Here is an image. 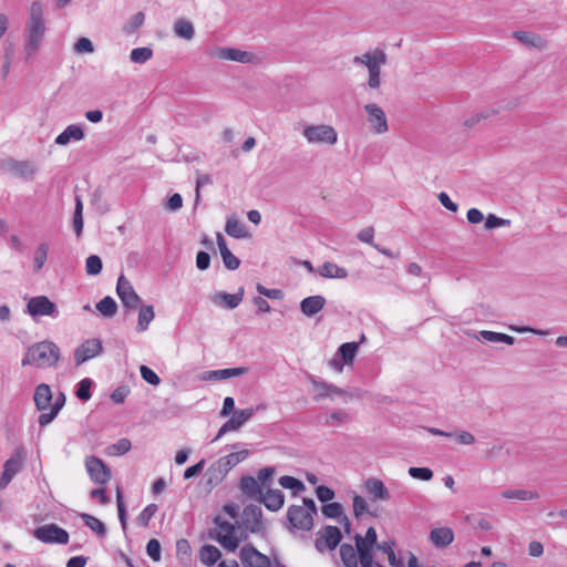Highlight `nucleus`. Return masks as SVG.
<instances>
[{"label": "nucleus", "mask_w": 567, "mask_h": 567, "mask_svg": "<svg viewBox=\"0 0 567 567\" xmlns=\"http://www.w3.org/2000/svg\"><path fill=\"white\" fill-rule=\"evenodd\" d=\"M48 31L43 3L33 1L28 8V18L24 27V52L32 58L40 49Z\"/></svg>", "instance_id": "obj_1"}, {"label": "nucleus", "mask_w": 567, "mask_h": 567, "mask_svg": "<svg viewBox=\"0 0 567 567\" xmlns=\"http://www.w3.org/2000/svg\"><path fill=\"white\" fill-rule=\"evenodd\" d=\"M240 560L244 567H270L269 558L252 546H244L241 548Z\"/></svg>", "instance_id": "obj_19"}, {"label": "nucleus", "mask_w": 567, "mask_h": 567, "mask_svg": "<svg viewBox=\"0 0 567 567\" xmlns=\"http://www.w3.org/2000/svg\"><path fill=\"white\" fill-rule=\"evenodd\" d=\"M368 512V504L364 497L355 495L353 497V514L355 517H360Z\"/></svg>", "instance_id": "obj_64"}, {"label": "nucleus", "mask_w": 567, "mask_h": 567, "mask_svg": "<svg viewBox=\"0 0 567 567\" xmlns=\"http://www.w3.org/2000/svg\"><path fill=\"white\" fill-rule=\"evenodd\" d=\"M59 359V347L54 342L45 340L30 346L22 358L21 364L22 367L34 365L39 369H47L55 367Z\"/></svg>", "instance_id": "obj_2"}, {"label": "nucleus", "mask_w": 567, "mask_h": 567, "mask_svg": "<svg viewBox=\"0 0 567 567\" xmlns=\"http://www.w3.org/2000/svg\"><path fill=\"white\" fill-rule=\"evenodd\" d=\"M244 298V288L240 287L236 293L216 292L210 297V300L216 306L235 309L237 308Z\"/></svg>", "instance_id": "obj_20"}, {"label": "nucleus", "mask_w": 567, "mask_h": 567, "mask_svg": "<svg viewBox=\"0 0 567 567\" xmlns=\"http://www.w3.org/2000/svg\"><path fill=\"white\" fill-rule=\"evenodd\" d=\"M326 298L322 296H310L300 302L301 312L307 317H312L323 309Z\"/></svg>", "instance_id": "obj_29"}, {"label": "nucleus", "mask_w": 567, "mask_h": 567, "mask_svg": "<svg viewBox=\"0 0 567 567\" xmlns=\"http://www.w3.org/2000/svg\"><path fill=\"white\" fill-rule=\"evenodd\" d=\"M377 530L373 527L368 528L365 536L355 535V546L358 547L359 558L363 557V553L369 557H373L372 549L377 546Z\"/></svg>", "instance_id": "obj_21"}, {"label": "nucleus", "mask_w": 567, "mask_h": 567, "mask_svg": "<svg viewBox=\"0 0 567 567\" xmlns=\"http://www.w3.org/2000/svg\"><path fill=\"white\" fill-rule=\"evenodd\" d=\"M322 514L328 518L340 519L344 513L343 507L340 503H328L324 504L321 508Z\"/></svg>", "instance_id": "obj_55"}, {"label": "nucleus", "mask_w": 567, "mask_h": 567, "mask_svg": "<svg viewBox=\"0 0 567 567\" xmlns=\"http://www.w3.org/2000/svg\"><path fill=\"white\" fill-rule=\"evenodd\" d=\"M514 38L528 48L545 50L548 47L547 40L537 33L516 31Z\"/></svg>", "instance_id": "obj_25"}, {"label": "nucleus", "mask_w": 567, "mask_h": 567, "mask_svg": "<svg viewBox=\"0 0 567 567\" xmlns=\"http://www.w3.org/2000/svg\"><path fill=\"white\" fill-rule=\"evenodd\" d=\"M156 512H157L156 504L147 505L136 517V524L141 527H147L151 518L155 515Z\"/></svg>", "instance_id": "obj_56"}, {"label": "nucleus", "mask_w": 567, "mask_h": 567, "mask_svg": "<svg viewBox=\"0 0 567 567\" xmlns=\"http://www.w3.org/2000/svg\"><path fill=\"white\" fill-rule=\"evenodd\" d=\"M217 246L223 258V262L229 270H236L240 266L239 259L228 249L225 238L220 233L216 236Z\"/></svg>", "instance_id": "obj_27"}, {"label": "nucleus", "mask_w": 567, "mask_h": 567, "mask_svg": "<svg viewBox=\"0 0 567 567\" xmlns=\"http://www.w3.org/2000/svg\"><path fill=\"white\" fill-rule=\"evenodd\" d=\"M225 231L234 238H247L249 236L246 226L236 217L229 216L226 220Z\"/></svg>", "instance_id": "obj_34"}, {"label": "nucleus", "mask_w": 567, "mask_h": 567, "mask_svg": "<svg viewBox=\"0 0 567 567\" xmlns=\"http://www.w3.org/2000/svg\"><path fill=\"white\" fill-rule=\"evenodd\" d=\"M278 482L281 487L292 491L293 495H298L306 489L305 484L300 480L292 476L284 475L279 478Z\"/></svg>", "instance_id": "obj_45"}, {"label": "nucleus", "mask_w": 567, "mask_h": 567, "mask_svg": "<svg viewBox=\"0 0 567 567\" xmlns=\"http://www.w3.org/2000/svg\"><path fill=\"white\" fill-rule=\"evenodd\" d=\"M116 293L125 308L135 310L140 306L141 298L124 275L117 279Z\"/></svg>", "instance_id": "obj_13"}, {"label": "nucleus", "mask_w": 567, "mask_h": 567, "mask_svg": "<svg viewBox=\"0 0 567 567\" xmlns=\"http://www.w3.org/2000/svg\"><path fill=\"white\" fill-rule=\"evenodd\" d=\"M341 560L346 567H358L360 563L358 547L350 544H342L340 546Z\"/></svg>", "instance_id": "obj_38"}, {"label": "nucleus", "mask_w": 567, "mask_h": 567, "mask_svg": "<svg viewBox=\"0 0 567 567\" xmlns=\"http://www.w3.org/2000/svg\"><path fill=\"white\" fill-rule=\"evenodd\" d=\"M262 512L261 508L257 505L246 506L241 514V524L245 530H249L250 533H257L262 527Z\"/></svg>", "instance_id": "obj_18"}, {"label": "nucleus", "mask_w": 567, "mask_h": 567, "mask_svg": "<svg viewBox=\"0 0 567 567\" xmlns=\"http://www.w3.org/2000/svg\"><path fill=\"white\" fill-rule=\"evenodd\" d=\"M84 136V131L80 125L71 124L55 137L54 142L56 145L64 146L71 141H82Z\"/></svg>", "instance_id": "obj_28"}, {"label": "nucleus", "mask_w": 567, "mask_h": 567, "mask_svg": "<svg viewBox=\"0 0 567 567\" xmlns=\"http://www.w3.org/2000/svg\"><path fill=\"white\" fill-rule=\"evenodd\" d=\"M173 31L175 37L186 41H190L195 37V28L193 23L185 18H179L174 22Z\"/></svg>", "instance_id": "obj_32"}, {"label": "nucleus", "mask_w": 567, "mask_h": 567, "mask_svg": "<svg viewBox=\"0 0 567 567\" xmlns=\"http://www.w3.org/2000/svg\"><path fill=\"white\" fill-rule=\"evenodd\" d=\"M262 409H265V405L260 404L257 405L256 409L248 408L244 410L234 411L231 417L221 425L213 442L218 441L223 435L230 431H238L247 421H249L252 417L255 411Z\"/></svg>", "instance_id": "obj_10"}, {"label": "nucleus", "mask_w": 567, "mask_h": 567, "mask_svg": "<svg viewBox=\"0 0 567 567\" xmlns=\"http://www.w3.org/2000/svg\"><path fill=\"white\" fill-rule=\"evenodd\" d=\"M341 540V532L336 526H326L317 533L315 546L318 551L323 553L326 549L333 550Z\"/></svg>", "instance_id": "obj_15"}, {"label": "nucleus", "mask_w": 567, "mask_h": 567, "mask_svg": "<svg viewBox=\"0 0 567 567\" xmlns=\"http://www.w3.org/2000/svg\"><path fill=\"white\" fill-rule=\"evenodd\" d=\"M48 252H49V245L47 243H41L37 249L34 250V256H33V271L34 272H39L45 261H47V258H48Z\"/></svg>", "instance_id": "obj_46"}, {"label": "nucleus", "mask_w": 567, "mask_h": 567, "mask_svg": "<svg viewBox=\"0 0 567 567\" xmlns=\"http://www.w3.org/2000/svg\"><path fill=\"white\" fill-rule=\"evenodd\" d=\"M85 467L91 480L96 484H106L111 480L110 468L99 457H86Z\"/></svg>", "instance_id": "obj_16"}, {"label": "nucleus", "mask_w": 567, "mask_h": 567, "mask_svg": "<svg viewBox=\"0 0 567 567\" xmlns=\"http://www.w3.org/2000/svg\"><path fill=\"white\" fill-rule=\"evenodd\" d=\"M140 372H141V375L143 378V380L146 381L147 383H150L152 385H158L159 384V382H161L159 377L152 369H150L148 367L141 365L140 367Z\"/></svg>", "instance_id": "obj_61"}, {"label": "nucleus", "mask_w": 567, "mask_h": 567, "mask_svg": "<svg viewBox=\"0 0 567 567\" xmlns=\"http://www.w3.org/2000/svg\"><path fill=\"white\" fill-rule=\"evenodd\" d=\"M318 509L312 498H302V505H291L287 509V519L291 529L309 532L313 527V516Z\"/></svg>", "instance_id": "obj_4"}, {"label": "nucleus", "mask_w": 567, "mask_h": 567, "mask_svg": "<svg viewBox=\"0 0 567 567\" xmlns=\"http://www.w3.org/2000/svg\"><path fill=\"white\" fill-rule=\"evenodd\" d=\"M155 317V312H154V308L153 306H143L140 308V311H138V320H137V326H136V330L138 332H143L145 330H147L150 323L153 321Z\"/></svg>", "instance_id": "obj_42"}, {"label": "nucleus", "mask_w": 567, "mask_h": 567, "mask_svg": "<svg viewBox=\"0 0 567 567\" xmlns=\"http://www.w3.org/2000/svg\"><path fill=\"white\" fill-rule=\"evenodd\" d=\"M217 526V537L216 540L227 550L235 551L241 542V537L237 535L238 528L226 520L217 517L215 519Z\"/></svg>", "instance_id": "obj_7"}, {"label": "nucleus", "mask_w": 567, "mask_h": 567, "mask_svg": "<svg viewBox=\"0 0 567 567\" xmlns=\"http://www.w3.org/2000/svg\"><path fill=\"white\" fill-rule=\"evenodd\" d=\"M431 543L439 548H445L454 540V533L450 527H436L430 532Z\"/></svg>", "instance_id": "obj_26"}, {"label": "nucleus", "mask_w": 567, "mask_h": 567, "mask_svg": "<svg viewBox=\"0 0 567 567\" xmlns=\"http://www.w3.org/2000/svg\"><path fill=\"white\" fill-rule=\"evenodd\" d=\"M145 14L143 12H136L133 14L123 25V32L126 35L134 34L144 23Z\"/></svg>", "instance_id": "obj_47"}, {"label": "nucleus", "mask_w": 567, "mask_h": 567, "mask_svg": "<svg viewBox=\"0 0 567 567\" xmlns=\"http://www.w3.org/2000/svg\"><path fill=\"white\" fill-rule=\"evenodd\" d=\"M302 136L309 144L334 145L338 132L329 124H308L302 130Z\"/></svg>", "instance_id": "obj_5"}, {"label": "nucleus", "mask_w": 567, "mask_h": 567, "mask_svg": "<svg viewBox=\"0 0 567 567\" xmlns=\"http://www.w3.org/2000/svg\"><path fill=\"white\" fill-rule=\"evenodd\" d=\"M409 474L411 477L421 481H430L433 477V472L429 467H410Z\"/></svg>", "instance_id": "obj_59"}, {"label": "nucleus", "mask_w": 567, "mask_h": 567, "mask_svg": "<svg viewBox=\"0 0 567 567\" xmlns=\"http://www.w3.org/2000/svg\"><path fill=\"white\" fill-rule=\"evenodd\" d=\"M96 309L104 317L112 318L117 311V305L112 297H104L96 303Z\"/></svg>", "instance_id": "obj_50"}, {"label": "nucleus", "mask_w": 567, "mask_h": 567, "mask_svg": "<svg viewBox=\"0 0 567 567\" xmlns=\"http://www.w3.org/2000/svg\"><path fill=\"white\" fill-rule=\"evenodd\" d=\"M502 497L506 499L533 501L539 497L538 493L530 489L517 488L505 489L501 493Z\"/></svg>", "instance_id": "obj_40"}, {"label": "nucleus", "mask_w": 567, "mask_h": 567, "mask_svg": "<svg viewBox=\"0 0 567 567\" xmlns=\"http://www.w3.org/2000/svg\"><path fill=\"white\" fill-rule=\"evenodd\" d=\"M258 501L262 503L269 511L278 512L285 504V495L280 489H267L266 493L261 492Z\"/></svg>", "instance_id": "obj_24"}, {"label": "nucleus", "mask_w": 567, "mask_h": 567, "mask_svg": "<svg viewBox=\"0 0 567 567\" xmlns=\"http://www.w3.org/2000/svg\"><path fill=\"white\" fill-rule=\"evenodd\" d=\"M228 473L221 468V466L214 462L206 471L204 475V487L209 493L212 492L216 486H218L224 478L226 477Z\"/></svg>", "instance_id": "obj_23"}, {"label": "nucleus", "mask_w": 567, "mask_h": 567, "mask_svg": "<svg viewBox=\"0 0 567 567\" xmlns=\"http://www.w3.org/2000/svg\"><path fill=\"white\" fill-rule=\"evenodd\" d=\"M27 313L34 319L44 316L56 318L59 316V309L47 296H37L29 299Z\"/></svg>", "instance_id": "obj_11"}, {"label": "nucleus", "mask_w": 567, "mask_h": 567, "mask_svg": "<svg viewBox=\"0 0 567 567\" xmlns=\"http://www.w3.org/2000/svg\"><path fill=\"white\" fill-rule=\"evenodd\" d=\"M247 372H248V368H246V367L214 370V371H209L208 379L225 380V379H229V378L244 375Z\"/></svg>", "instance_id": "obj_39"}, {"label": "nucleus", "mask_w": 567, "mask_h": 567, "mask_svg": "<svg viewBox=\"0 0 567 567\" xmlns=\"http://www.w3.org/2000/svg\"><path fill=\"white\" fill-rule=\"evenodd\" d=\"M358 348V342H347L340 346L338 353L341 355L343 363L351 364L353 362Z\"/></svg>", "instance_id": "obj_48"}, {"label": "nucleus", "mask_w": 567, "mask_h": 567, "mask_svg": "<svg viewBox=\"0 0 567 567\" xmlns=\"http://www.w3.org/2000/svg\"><path fill=\"white\" fill-rule=\"evenodd\" d=\"M25 454L23 449H17L12 456L3 464V472L0 477V489L4 488L21 470Z\"/></svg>", "instance_id": "obj_14"}, {"label": "nucleus", "mask_w": 567, "mask_h": 567, "mask_svg": "<svg viewBox=\"0 0 567 567\" xmlns=\"http://www.w3.org/2000/svg\"><path fill=\"white\" fill-rule=\"evenodd\" d=\"M75 208L73 215V226L76 236L82 234L83 229V203L80 196H75Z\"/></svg>", "instance_id": "obj_51"}, {"label": "nucleus", "mask_w": 567, "mask_h": 567, "mask_svg": "<svg viewBox=\"0 0 567 567\" xmlns=\"http://www.w3.org/2000/svg\"><path fill=\"white\" fill-rule=\"evenodd\" d=\"M146 553L154 561H159L161 560V544H159V542L154 538L148 540V543L146 545Z\"/></svg>", "instance_id": "obj_62"}, {"label": "nucleus", "mask_w": 567, "mask_h": 567, "mask_svg": "<svg viewBox=\"0 0 567 567\" xmlns=\"http://www.w3.org/2000/svg\"><path fill=\"white\" fill-rule=\"evenodd\" d=\"M240 489L244 494L249 496L250 498H255L258 501L259 496H261L262 488L258 480L252 476H243L240 480Z\"/></svg>", "instance_id": "obj_36"}, {"label": "nucleus", "mask_w": 567, "mask_h": 567, "mask_svg": "<svg viewBox=\"0 0 567 567\" xmlns=\"http://www.w3.org/2000/svg\"><path fill=\"white\" fill-rule=\"evenodd\" d=\"M74 50L78 53H93L94 45L90 39L80 38L74 44Z\"/></svg>", "instance_id": "obj_63"}, {"label": "nucleus", "mask_w": 567, "mask_h": 567, "mask_svg": "<svg viewBox=\"0 0 567 567\" xmlns=\"http://www.w3.org/2000/svg\"><path fill=\"white\" fill-rule=\"evenodd\" d=\"M388 62V56L383 50L374 49L353 58V63L367 68L368 86L371 90H378L381 86V68Z\"/></svg>", "instance_id": "obj_3"}, {"label": "nucleus", "mask_w": 567, "mask_h": 567, "mask_svg": "<svg viewBox=\"0 0 567 567\" xmlns=\"http://www.w3.org/2000/svg\"><path fill=\"white\" fill-rule=\"evenodd\" d=\"M103 268L102 259L96 255H91L85 260V271L90 276L101 274Z\"/></svg>", "instance_id": "obj_54"}, {"label": "nucleus", "mask_w": 567, "mask_h": 567, "mask_svg": "<svg viewBox=\"0 0 567 567\" xmlns=\"http://www.w3.org/2000/svg\"><path fill=\"white\" fill-rule=\"evenodd\" d=\"M153 58V50L150 47L135 48L130 53L133 63L144 64Z\"/></svg>", "instance_id": "obj_49"}, {"label": "nucleus", "mask_w": 567, "mask_h": 567, "mask_svg": "<svg viewBox=\"0 0 567 567\" xmlns=\"http://www.w3.org/2000/svg\"><path fill=\"white\" fill-rule=\"evenodd\" d=\"M212 59L234 61L243 64H255L259 62L256 54L249 51H244L237 48L218 47L208 51Z\"/></svg>", "instance_id": "obj_6"}, {"label": "nucleus", "mask_w": 567, "mask_h": 567, "mask_svg": "<svg viewBox=\"0 0 567 567\" xmlns=\"http://www.w3.org/2000/svg\"><path fill=\"white\" fill-rule=\"evenodd\" d=\"M364 488L368 495L373 501L386 502L391 498V494L384 483L375 477H370L364 483Z\"/></svg>", "instance_id": "obj_22"}, {"label": "nucleus", "mask_w": 567, "mask_h": 567, "mask_svg": "<svg viewBox=\"0 0 567 567\" xmlns=\"http://www.w3.org/2000/svg\"><path fill=\"white\" fill-rule=\"evenodd\" d=\"M92 381L90 379H83L78 386L76 396L82 401H87L91 398Z\"/></svg>", "instance_id": "obj_60"}, {"label": "nucleus", "mask_w": 567, "mask_h": 567, "mask_svg": "<svg viewBox=\"0 0 567 567\" xmlns=\"http://www.w3.org/2000/svg\"><path fill=\"white\" fill-rule=\"evenodd\" d=\"M64 404H65V395L61 392L56 396L54 403L51 405L50 412L41 413L39 415L38 422H39L40 426L44 427V426L49 425L56 417V415L59 414L61 409L64 406Z\"/></svg>", "instance_id": "obj_33"}, {"label": "nucleus", "mask_w": 567, "mask_h": 567, "mask_svg": "<svg viewBox=\"0 0 567 567\" xmlns=\"http://www.w3.org/2000/svg\"><path fill=\"white\" fill-rule=\"evenodd\" d=\"M351 420L349 413L346 410H336L329 414L324 424L331 426H339L344 423H349Z\"/></svg>", "instance_id": "obj_52"}, {"label": "nucleus", "mask_w": 567, "mask_h": 567, "mask_svg": "<svg viewBox=\"0 0 567 567\" xmlns=\"http://www.w3.org/2000/svg\"><path fill=\"white\" fill-rule=\"evenodd\" d=\"M498 114V110L494 107H488L471 115L468 118L464 121V126L468 130L473 128L482 121L493 117Z\"/></svg>", "instance_id": "obj_41"}, {"label": "nucleus", "mask_w": 567, "mask_h": 567, "mask_svg": "<svg viewBox=\"0 0 567 567\" xmlns=\"http://www.w3.org/2000/svg\"><path fill=\"white\" fill-rule=\"evenodd\" d=\"M248 450H241L238 452L230 453L224 457H220L216 462L221 466V468H224L226 473H228L237 464L245 461L248 457Z\"/></svg>", "instance_id": "obj_35"}, {"label": "nucleus", "mask_w": 567, "mask_h": 567, "mask_svg": "<svg viewBox=\"0 0 567 567\" xmlns=\"http://www.w3.org/2000/svg\"><path fill=\"white\" fill-rule=\"evenodd\" d=\"M309 381L311 382L313 390H329V398L332 399L333 395L340 396L347 402L350 399V395L341 388H338L331 383H327L324 381H319L313 377H309Z\"/></svg>", "instance_id": "obj_37"}, {"label": "nucleus", "mask_w": 567, "mask_h": 567, "mask_svg": "<svg viewBox=\"0 0 567 567\" xmlns=\"http://www.w3.org/2000/svg\"><path fill=\"white\" fill-rule=\"evenodd\" d=\"M509 225H511V220L509 219H504V218L497 217L494 214H488L486 219H485V228L487 230H491V229H494V228H497V227H506V226H509Z\"/></svg>", "instance_id": "obj_58"}, {"label": "nucleus", "mask_w": 567, "mask_h": 567, "mask_svg": "<svg viewBox=\"0 0 567 567\" xmlns=\"http://www.w3.org/2000/svg\"><path fill=\"white\" fill-rule=\"evenodd\" d=\"M33 400L39 411L47 410L51 405L52 401L51 388L45 383L39 384L34 390Z\"/></svg>", "instance_id": "obj_30"}, {"label": "nucleus", "mask_w": 567, "mask_h": 567, "mask_svg": "<svg viewBox=\"0 0 567 567\" xmlns=\"http://www.w3.org/2000/svg\"><path fill=\"white\" fill-rule=\"evenodd\" d=\"M1 168L6 172L11 174L14 177L30 181L32 179L37 172L38 166L32 161H17L13 158L4 159L1 163Z\"/></svg>", "instance_id": "obj_9"}, {"label": "nucleus", "mask_w": 567, "mask_h": 567, "mask_svg": "<svg viewBox=\"0 0 567 567\" xmlns=\"http://www.w3.org/2000/svg\"><path fill=\"white\" fill-rule=\"evenodd\" d=\"M131 450V442L127 439H121L109 447L111 455H124Z\"/></svg>", "instance_id": "obj_57"}, {"label": "nucleus", "mask_w": 567, "mask_h": 567, "mask_svg": "<svg viewBox=\"0 0 567 567\" xmlns=\"http://www.w3.org/2000/svg\"><path fill=\"white\" fill-rule=\"evenodd\" d=\"M81 517L84 520L85 525L89 528H91L94 533H96L99 536L105 535L106 527L99 518L89 514H82Z\"/></svg>", "instance_id": "obj_53"}, {"label": "nucleus", "mask_w": 567, "mask_h": 567, "mask_svg": "<svg viewBox=\"0 0 567 567\" xmlns=\"http://www.w3.org/2000/svg\"><path fill=\"white\" fill-rule=\"evenodd\" d=\"M220 556V550L214 545H204L199 551L200 560L206 566L214 565Z\"/></svg>", "instance_id": "obj_43"}, {"label": "nucleus", "mask_w": 567, "mask_h": 567, "mask_svg": "<svg viewBox=\"0 0 567 567\" xmlns=\"http://www.w3.org/2000/svg\"><path fill=\"white\" fill-rule=\"evenodd\" d=\"M33 536L44 544L66 545L69 543V533L53 523L35 528Z\"/></svg>", "instance_id": "obj_8"}, {"label": "nucleus", "mask_w": 567, "mask_h": 567, "mask_svg": "<svg viewBox=\"0 0 567 567\" xmlns=\"http://www.w3.org/2000/svg\"><path fill=\"white\" fill-rule=\"evenodd\" d=\"M480 334L482 336V338L485 341L493 342V343L503 342V343L512 346L515 342V338L514 337L505 334V333H502V332H495V331H489V330H482L480 332Z\"/></svg>", "instance_id": "obj_44"}, {"label": "nucleus", "mask_w": 567, "mask_h": 567, "mask_svg": "<svg viewBox=\"0 0 567 567\" xmlns=\"http://www.w3.org/2000/svg\"><path fill=\"white\" fill-rule=\"evenodd\" d=\"M367 121L373 134L382 135L389 131V124L385 112L377 103H367L364 105Z\"/></svg>", "instance_id": "obj_12"}, {"label": "nucleus", "mask_w": 567, "mask_h": 567, "mask_svg": "<svg viewBox=\"0 0 567 567\" xmlns=\"http://www.w3.org/2000/svg\"><path fill=\"white\" fill-rule=\"evenodd\" d=\"M103 350L102 342L99 339H89L81 343L74 351L76 365L97 357Z\"/></svg>", "instance_id": "obj_17"}, {"label": "nucleus", "mask_w": 567, "mask_h": 567, "mask_svg": "<svg viewBox=\"0 0 567 567\" xmlns=\"http://www.w3.org/2000/svg\"><path fill=\"white\" fill-rule=\"evenodd\" d=\"M317 274L328 279H344L348 277V270L334 262L326 261L318 269Z\"/></svg>", "instance_id": "obj_31"}]
</instances>
